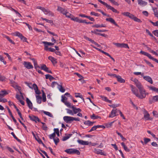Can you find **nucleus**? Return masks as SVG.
I'll use <instances>...</instances> for the list:
<instances>
[{
	"mask_svg": "<svg viewBox=\"0 0 158 158\" xmlns=\"http://www.w3.org/2000/svg\"><path fill=\"white\" fill-rule=\"evenodd\" d=\"M65 152L69 154H76L78 155H79L80 154V152L78 150L73 148H69L66 149L65 150Z\"/></svg>",
	"mask_w": 158,
	"mask_h": 158,
	"instance_id": "nucleus-1",
	"label": "nucleus"
},
{
	"mask_svg": "<svg viewBox=\"0 0 158 158\" xmlns=\"http://www.w3.org/2000/svg\"><path fill=\"white\" fill-rule=\"evenodd\" d=\"M140 94L138 93L137 97L140 99H142L146 97L145 91L143 88L139 90Z\"/></svg>",
	"mask_w": 158,
	"mask_h": 158,
	"instance_id": "nucleus-2",
	"label": "nucleus"
},
{
	"mask_svg": "<svg viewBox=\"0 0 158 158\" xmlns=\"http://www.w3.org/2000/svg\"><path fill=\"white\" fill-rule=\"evenodd\" d=\"M140 53L148 56L150 59L152 60L155 62L158 63V60L157 59L152 57L150 54L142 50L140 51Z\"/></svg>",
	"mask_w": 158,
	"mask_h": 158,
	"instance_id": "nucleus-3",
	"label": "nucleus"
},
{
	"mask_svg": "<svg viewBox=\"0 0 158 158\" xmlns=\"http://www.w3.org/2000/svg\"><path fill=\"white\" fill-rule=\"evenodd\" d=\"M15 35L19 37L20 38L21 40L23 42H28L27 41V38L24 36L22 34L20 33L19 32L17 31L15 32Z\"/></svg>",
	"mask_w": 158,
	"mask_h": 158,
	"instance_id": "nucleus-4",
	"label": "nucleus"
},
{
	"mask_svg": "<svg viewBox=\"0 0 158 158\" xmlns=\"http://www.w3.org/2000/svg\"><path fill=\"white\" fill-rule=\"evenodd\" d=\"M144 117L146 120H152V118L150 117V114L148 111L144 110L143 111Z\"/></svg>",
	"mask_w": 158,
	"mask_h": 158,
	"instance_id": "nucleus-5",
	"label": "nucleus"
},
{
	"mask_svg": "<svg viewBox=\"0 0 158 158\" xmlns=\"http://www.w3.org/2000/svg\"><path fill=\"white\" fill-rule=\"evenodd\" d=\"M63 119L66 123H71L73 121V117L65 116L63 117Z\"/></svg>",
	"mask_w": 158,
	"mask_h": 158,
	"instance_id": "nucleus-6",
	"label": "nucleus"
},
{
	"mask_svg": "<svg viewBox=\"0 0 158 158\" xmlns=\"http://www.w3.org/2000/svg\"><path fill=\"white\" fill-rule=\"evenodd\" d=\"M23 64L24 66L28 69H32L33 68V66L30 62L24 61Z\"/></svg>",
	"mask_w": 158,
	"mask_h": 158,
	"instance_id": "nucleus-7",
	"label": "nucleus"
},
{
	"mask_svg": "<svg viewBox=\"0 0 158 158\" xmlns=\"http://www.w3.org/2000/svg\"><path fill=\"white\" fill-rule=\"evenodd\" d=\"M77 142L80 144L82 145H89L92 144L91 142H89L87 141H85L81 139H78L77 140Z\"/></svg>",
	"mask_w": 158,
	"mask_h": 158,
	"instance_id": "nucleus-8",
	"label": "nucleus"
},
{
	"mask_svg": "<svg viewBox=\"0 0 158 158\" xmlns=\"http://www.w3.org/2000/svg\"><path fill=\"white\" fill-rule=\"evenodd\" d=\"M118 110L117 109H113L111 111L110 114L109 115V117L113 118L116 115H118V114H116V113H118Z\"/></svg>",
	"mask_w": 158,
	"mask_h": 158,
	"instance_id": "nucleus-9",
	"label": "nucleus"
},
{
	"mask_svg": "<svg viewBox=\"0 0 158 158\" xmlns=\"http://www.w3.org/2000/svg\"><path fill=\"white\" fill-rule=\"evenodd\" d=\"M29 117L31 120L35 121L36 123L37 122V121L39 122H40V120L37 117L34 116H31L29 115Z\"/></svg>",
	"mask_w": 158,
	"mask_h": 158,
	"instance_id": "nucleus-10",
	"label": "nucleus"
},
{
	"mask_svg": "<svg viewBox=\"0 0 158 158\" xmlns=\"http://www.w3.org/2000/svg\"><path fill=\"white\" fill-rule=\"evenodd\" d=\"M71 108L72 109L73 111L74 114H76L79 112L81 111V110L80 108H77L74 106H72L71 107Z\"/></svg>",
	"mask_w": 158,
	"mask_h": 158,
	"instance_id": "nucleus-11",
	"label": "nucleus"
},
{
	"mask_svg": "<svg viewBox=\"0 0 158 158\" xmlns=\"http://www.w3.org/2000/svg\"><path fill=\"white\" fill-rule=\"evenodd\" d=\"M149 103L152 104L153 102H158V95L153 96L151 99L149 101Z\"/></svg>",
	"mask_w": 158,
	"mask_h": 158,
	"instance_id": "nucleus-12",
	"label": "nucleus"
},
{
	"mask_svg": "<svg viewBox=\"0 0 158 158\" xmlns=\"http://www.w3.org/2000/svg\"><path fill=\"white\" fill-rule=\"evenodd\" d=\"M143 79H145V80L147 81L148 82H149L151 84H152L153 83V81L152 79V78L149 76H143Z\"/></svg>",
	"mask_w": 158,
	"mask_h": 158,
	"instance_id": "nucleus-13",
	"label": "nucleus"
},
{
	"mask_svg": "<svg viewBox=\"0 0 158 158\" xmlns=\"http://www.w3.org/2000/svg\"><path fill=\"white\" fill-rule=\"evenodd\" d=\"M72 18H71V19L75 21L78 22L79 23H83V22H84V21H83V20L82 19H79L78 17H74L73 16H72Z\"/></svg>",
	"mask_w": 158,
	"mask_h": 158,
	"instance_id": "nucleus-14",
	"label": "nucleus"
},
{
	"mask_svg": "<svg viewBox=\"0 0 158 158\" xmlns=\"http://www.w3.org/2000/svg\"><path fill=\"white\" fill-rule=\"evenodd\" d=\"M48 59L52 62L54 65H55L57 62L56 59L51 56H48Z\"/></svg>",
	"mask_w": 158,
	"mask_h": 158,
	"instance_id": "nucleus-15",
	"label": "nucleus"
},
{
	"mask_svg": "<svg viewBox=\"0 0 158 158\" xmlns=\"http://www.w3.org/2000/svg\"><path fill=\"white\" fill-rule=\"evenodd\" d=\"M26 101L29 108L31 109H32L33 108L32 104L31 101L28 98H26Z\"/></svg>",
	"mask_w": 158,
	"mask_h": 158,
	"instance_id": "nucleus-16",
	"label": "nucleus"
},
{
	"mask_svg": "<svg viewBox=\"0 0 158 158\" xmlns=\"http://www.w3.org/2000/svg\"><path fill=\"white\" fill-rule=\"evenodd\" d=\"M106 20L107 21L110 22L111 23L113 24H114L115 26H117V27H118V25L115 22V21L114 20L112 19V18H106Z\"/></svg>",
	"mask_w": 158,
	"mask_h": 158,
	"instance_id": "nucleus-17",
	"label": "nucleus"
},
{
	"mask_svg": "<svg viewBox=\"0 0 158 158\" xmlns=\"http://www.w3.org/2000/svg\"><path fill=\"white\" fill-rule=\"evenodd\" d=\"M57 10L58 11H60L61 13L63 14V15L66 12V10L62 7L58 6H57Z\"/></svg>",
	"mask_w": 158,
	"mask_h": 158,
	"instance_id": "nucleus-18",
	"label": "nucleus"
},
{
	"mask_svg": "<svg viewBox=\"0 0 158 158\" xmlns=\"http://www.w3.org/2000/svg\"><path fill=\"white\" fill-rule=\"evenodd\" d=\"M94 152L98 154L105 155L102 152V150L100 149L94 148Z\"/></svg>",
	"mask_w": 158,
	"mask_h": 158,
	"instance_id": "nucleus-19",
	"label": "nucleus"
},
{
	"mask_svg": "<svg viewBox=\"0 0 158 158\" xmlns=\"http://www.w3.org/2000/svg\"><path fill=\"white\" fill-rule=\"evenodd\" d=\"M8 94L6 90H2L0 92V98H2Z\"/></svg>",
	"mask_w": 158,
	"mask_h": 158,
	"instance_id": "nucleus-20",
	"label": "nucleus"
},
{
	"mask_svg": "<svg viewBox=\"0 0 158 158\" xmlns=\"http://www.w3.org/2000/svg\"><path fill=\"white\" fill-rule=\"evenodd\" d=\"M95 123V122H92L89 120H87L85 121L84 123L85 125L89 126H91L93 125V124Z\"/></svg>",
	"mask_w": 158,
	"mask_h": 158,
	"instance_id": "nucleus-21",
	"label": "nucleus"
},
{
	"mask_svg": "<svg viewBox=\"0 0 158 158\" xmlns=\"http://www.w3.org/2000/svg\"><path fill=\"white\" fill-rule=\"evenodd\" d=\"M154 16L158 19V9L157 8L152 9Z\"/></svg>",
	"mask_w": 158,
	"mask_h": 158,
	"instance_id": "nucleus-22",
	"label": "nucleus"
},
{
	"mask_svg": "<svg viewBox=\"0 0 158 158\" xmlns=\"http://www.w3.org/2000/svg\"><path fill=\"white\" fill-rule=\"evenodd\" d=\"M138 3L140 6H146L147 5V2L142 0H138Z\"/></svg>",
	"mask_w": 158,
	"mask_h": 158,
	"instance_id": "nucleus-23",
	"label": "nucleus"
},
{
	"mask_svg": "<svg viewBox=\"0 0 158 158\" xmlns=\"http://www.w3.org/2000/svg\"><path fill=\"white\" fill-rule=\"evenodd\" d=\"M61 101L62 102L64 103V104L68 107L71 108L72 106H71V103H70L69 102H68L67 101H64V98H63V97H62V99H61Z\"/></svg>",
	"mask_w": 158,
	"mask_h": 158,
	"instance_id": "nucleus-24",
	"label": "nucleus"
},
{
	"mask_svg": "<svg viewBox=\"0 0 158 158\" xmlns=\"http://www.w3.org/2000/svg\"><path fill=\"white\" fill-rule=\"evenodd\" d=\"M117 78L118 82L120 83H124L125 82V80L122 78L119 75H118Z\"/></svg>",
	"mask_w": 158,
	"mask_h": 158,
	"instance_id": "nucleus-25",
	"label": "nucleus"
},
{
	"mask_svg": "<svg viewBox=\"0 0 158 158\" xmlns=\"http://www.w3.org/2000/svg\"><path fill=\"white\" fill-rule=\"evenodd\" d=\"M72 134H68L67 135L64 136L63 137L62 140L63 141H65L68 139H69L71 136L72 135Z\"/></svg>",
	"mask_w": 158,
	"mask_h": 158,
	"instance_id": "nucleus-26",
	"label": "nucleus"
},
{
	"mask_svg": "<svg viewBox=\"0 0 158 158\" xmlns=\"http://www.w3.org/2000/svg\"><path fill=\"white\" fill-rule=\"evenodd\" d=\"M58 88L60 91L62 93L64 92L65 91V89L61 85L59 84L58 85Z\"/></svg>",
	"mask_w": 158,
	"mask_h": 158,
	"instance_id": "nucleus-27",
	"label": "nucleus"
},
{
	"mask_svg": "<svg viewBox=\"0 0 158 158\" xmlns=\"http://www.w3.org/2000/svg\"><path fill=\"white\" fill-rule=\"evenodd\" d=\"M90 118L91 119H97L98 118L101 119V118L100 116L98 115H96L95 114H93L92 115H91Z\"/></svg>",
	"mask_w": 158,
	"mask_h": 158,
	"instance_id": "nucleus-28",
	"label": "nucleus"
},
{
	"mask_svg": "<svg viewBox=\"0 0 158 158\" xmlns=\"http://www.w3.org/2000/svg\"><path fill=\"white\" fill-rule=\"evenodd\" d=\"M135 85L139 90L143 88L139 82L136 83Z\"/></svg>",
	"mask_w": 158,
	"mask_h": 158,
	"instance_id": "nucleus-29",
	"label": "nucleus"
},
{
	"mask_svg": "<svg viewBox=\"0 0 158 158\" xmlns=\"http://www.w3.org/2000/svg\"><path fill=\"white\" fill-rule=\"evenodd\" d=\"M75 94H76L75 97L76 98H80L81 99H82L83 100V102H85V100L83 98V96L82 95H81L79 93H75Z\"/></svg>",
	"mask_w": 158,
	"mask_h": 158,
	"instance_id": "nucleus-30",
	"label": "nucleus"
},
{
	"mask_svg": "<svg viewBox=\"0 0 158 158\" xmlns=\"http://www.w3.org/2000/svg\"><path fill=\"white\" fill-rule=\"evenodd\" d=\"M121 144L122 146L123 147L125 151L127 152H129L130 151V150L127 148V147L125 145L124 143H121Z\"/></svg>",
	"mask_w": 158,
	"mask_h": 158,
	"instance_id": "nucleus-31",
	"label": "nucleus"
},
{
	"mask_svg": "<svg viewBox=\"0 0 158 158\" xmlns=\"http://www.w3.org/2000/svg\"><path fill=\"white\" fill-rule=\"evenodd\" d=\"M36 98L37 103L39 104H40L41 102V97L40 96L38 95L36 96Z\"/></svg>",
	"mask_w": 158,
	"mask_h": 158,
	"instance_id": "nucleus-32",
	"label": "nucleus"
},
{
	"mask_svg": "<svg viewBox=\"0 0 158 158\" xmlns=\"http://www.w3.org/2000/svg\"><path fill=\"white\" fill-rule=\"evenodd\" d=\"M131 90L132 93L137 97V95H138V89L135 87H134L133 88H132Z\"/></svg>",
	"mask_w": 158,
	"mask_h": 158,
	"instance_id": "nucleus-33",
	"label": "nucleus"
},
{
	"mask_svg": "<svg viewBox=\"0 0 158 158\" xmlns=\"http://www.w3.org/2000/svg\"><path fill=\"white\" fill-rule=\"evenodd\" d=\"M4 37L6 38L11 43L13 44H15V43L8 36L5 35L4 36Z\"/></svg>",
	"mask_w": 158,
	"mask_h": 158,
	"instance_id": "nucleus-34",
	"label": "nucleus"
},
{
	"mask_svg": "<svg viewBox=\"0 0 158 158\" xmlns=\"http://www.w3.org/2000/svg\"><path fill=\"white\" fill-rule=\"evenodd\" d=\"M116 133L119 136H120L123 141H125L126 140V139L124 138L123 136V135L120 133L118 132L117 131H116Z\"/></svg>",
	"mask_w": 158,
	"mask_h": 158,
	"instance_id": "nucleus-35",
	"label": "nucleus"
},
{
	"mask_svg": "<svg viewBox=\"0 0 158 158\" xmlns=\"http://www.w3.org/2000/svg\"><path fill=\"white\" fill-rule=\"evenodd\" d=\"M149 88L150 89L152 90L156 93H158V88L153 86L149 87Z\"/></svg>",
	"mask_w": 158,
	"mask_h": 158,
	"instance_id": "nucleus-36",
	"label": "nucleus"
},
{
	"mask_svg": "<svg viewBox=\"0 0 158 158\" xmlns=\"http://www.w3.org/2000/svg\"><path fill=\"white\" fill-rule=\"evenodd\" d=\"M64 15H65L66 17L70 18H72V16H73L72 15H71L70 13H69V12L67 11V10H66V12L64 14Z\"/></svg>",
	"mask_w": 158,
	"mask_h": 158,
	"instance_id": "nucleus-37",
	"label": "nucleus"
},
{
	"mask_svg": "<svg viewBox=\"0 0 158 158\" xmlns=\"http://www.w3.org/2000/svg\"><path fill=\"white\" fill-rule=\"evenodd\" d=\"M41 19L44 20H45L47 22L52 23V24H53V21L52 20H49L46 19L44 18L43 17H41Z\"/></svg>",
	"mask_w": 158,
	"mask_h": 158,
	"instance_id": "nucleus-38",
	"label": "nucleus"
},
{
	"mask_svg": "<svg viewBox=\"0 0 158 158\" xmlns=\"http://www.w3.org/2000/svg\"><path fill=\"white\" fill-rule=\"evenodd\" d=\"M42 43L44 44H46L47 45L52 46L54 44V43H52L50 42H48L47 41H43Z\"/></svg>",
	"mask_w": 158,
	"mask_h": 158,
	"instance_id": "nucleus-39",
	"label": "nucleus"
},
{
	"mask_svg": "<svg viewBox=\"0 0 158 158\" xmlns=\"http://www.w3.org/2000/svg\"><path fill=\"white\" fill-rule=\"evenodd\" d=\"M66 110L67 111V113L72 115H74V113L73 110H71L69 109H66Z\"/></svg>",
	"mask_w": 158,
	"mask_h": 158,
	"instance_id": "nucleus-40",
	"label": "nucleus"
},
{
	"mask_svg": "<svg viewBox=\"0 0 158 158\" xmlns=\"http://www.w3.org/2000/svg\"><path fill=\"white\" fill-rule=\"evenodd\" d=\"M43 112L45 114L48 116L50 117H53V115H52V114L49 112L46 111H44Z\"/></svg>",
	"mask_w": 158,
	"mask_h": 158,
	"instance_id": "nucleus-41",
	"label": "nucleus"
},
{
	"mask_svg": "<svg viewBox=\"0 0 158 158\" xmlns=\"http://www.w3.org/2000/svg\"><path fill=\"white\" fill-rule=\"evenodd\" d=\"M84 38L86 39L87 40H88L90 42L94 44V42H95L94 40H92L91 39H90L89 38V37H86V36H85L84 37Z\"/></svg>",
	"mask_w": 158,
	"mask_h": 158,
	"instance_id": "nucleus-42",
	"label": "nucleus"
},
{
	"mask_svg": "<svg viewBox=\"0 0 158 158\" xmlns=\"http://www.w3.org/2000/svg\"><path fill=\"white\" fill-rule=\"evenodd\" d=\"M56 134L55 133H53L52 134L49 135V138L51 139H54V138L56 137Z\"/></svg>",
	"mask_w": 158,
	"mask_h": 158,
	"instance_id": "nucleus-43",
	"label": "nucleus"
},
{
	"mask_svg": "<svg viewBox=\"0 0 158 158\" xmlns=\"http://www.w3.org/2000/svg\"><path fill=\"white\" fill-rule=\"evenodd\" d=\"M146 32L150 36L154 39H156L155 37L153 36V35L151 34V33L148 30L146 29Z\"/></svg>",
	"mask_w": 158,
	"mask_h": 158,
	"instance_id": "nucleus-44",
	"label": "nucleus"
},
{
	"mask_svg": "<svg viewBox=\"0 0 158 158\" xmlns=\"http://www.w3.org/2000/svg\"><path fill=\"white\" fill-rule=\"evenodd\" d=\"M144 142L145 144H146L150 142L151 141L150 139L149 138H145L144 139Z\"/></svg>",
	"mask_w": 158,
	"mask_h": 158,
	"instance_id": "nucleus-45",
	"label": "nucleus"
},
{
	"mask_svg": "<svg viewBox=\"0 0 158 158\" xmlns=\"http://www.w3.org/2000/svg\"><path fill=\"white\" fill-rule=\"evenodd\" d=\"M121 48H129V47L128 44H127L121 43Z\"/></svg>",
	"mask_w": 158,
	"mask_h": 158,
	"instance_id": "nucleus-46",
	"label": "nucleus"
},
{
	"mask_svg": "<svg viewBox=\"0 0 158 158\" xmlns=\"http://www.w3.org/2000/svg\"><path fill=\"white\" fill-rule=\"evenodd\" d=\"M47 67L46 66L45 64H43L41 65V69L44 70V71L45 70H46V69H47Z\"/></svg>",
	"mask_w": 158,
	"mask_h": 158,
	"instance_id": "nucleus-47",
	"label": "nucleus"
},
{
	"mask_svg": "<svg viewBox=\"0 0 158 158\" xmlns=\"http://www.w3.org/2000/svg\"><path fill=\"white\" fill-rule=\"evenodd\" d=\"M11 83L12 84V86L13 87L15 88V87H16L17 88L18 87V86L17 85L16 83V82L15 81H11Z\"/></svg>",
	"mask_w": 158,
	"mask_h": 158,
	"instance_id": "nucleus-48",
	"label": "nucleus"
},
{
	"mask_svg": "<svg viewBox=\"0 0 158 158\" xmlns=\"http://www.w3.org/2000/svg\"><path fill=\"white\" fill-rule=\"evenodd\" d=\"M97 129V127L96 126H94L89 131V132H92L93 131L96 130Z\"/></svg>",
	"mask_w": 158,
	"mask_h": 158,
	"instance_id": "nucleus-49",
	"label": "nucleus"
},
{
	"mask_svg": "<svg viewBox=\"0 0 158 158\" xmlns=\"http://www.w3.org/2000/svg\"><path fill=\"white\" fill-rule=\"evenodd\" d=\"M152 114L156 118H158V114L156 111H153Z\"/></svg>",
	"mask_w": 158,
	"mask_h": 158,
	"instance_id": "nucleus-50",
	"label": "nucleus"
},
{
	"mask_svg": "<svg viewBox=\"0 0 158 158\" xmlns=\"http://www.w3.org/2000/svg\"><path fill=\"white\" fill-rule=\"evenodd\" d=\"M133 19L135 21L139 22L141 23V21L139 19L137 18L135 16L134 18Z\"/></svg>",
	"mask_w": 158,
	"mask_h": 158,
	"instance_id": "nucleus-51",
	"label": "nucleus"
},
{
	"mask_svg": "<svg viewBox=\"0 0 158 158\" xmlns=\"http://www.w3.org/2000/svg\"><path fill=\"white\" fill-rule=\"evenodd\" d=\"M90 15H94L97 17L99 16V15L98 13H96L93 11H92L90 12Z\"/></svg>",
	"mask_w": 158,
	"mask_h": 158,
	"instance_id": "nucleus-52",
	"label": "nucleus"
},
{
	"mask_svg": "<svg viewBox=\"0 0 158 158\" xmlns=\"http://www.w3.org/2000/svg\"><path fill=\"white\" fill-rule=\"evenodd\" d=\"M0 60L2 62H3L4 64H6V62L4 61V58L1 56L0 55Z\"/></svg>",
	"mask_w": 158,
	"mask_h": 158,
	"instance_id": "nucleus-53",
	"label": "nucleus"
},
{
	"mask_svg": "<svg viewBox=\"0 0 158 158\" xmlns=\"http://www.w3.org/2000/svg\"><path fill=\"white\" fill-rule=\"evenodd\" d=\"M32 87L33 89H34L35 91L36 90V89H38L37 85L35 84H34L32 85Z\"/></svg>",
	"mask_w": 158,
	"mask_h": 158,
	"instance_id": "nucleus-54",
	"label": "nucleus"
},
{
	"mask_svg": "<svg viewBox=\"0 0 158 158\" xmlns=\"http://www.w3.org/2000/svg\"><path fill=\"white\" fill-rule=\"evenodd\" d=\"M25 83L28 86L29 88L31 89H33V88L31 86V83H29L27 82H25Z\"/></svg>",
	"mask_w": 158,
	"mask_h": 158,
	"instance_id": "nucleus-55",
	"label": "nucleus"
},
{
	"mask_svg": "<svg viewBox=\"0 0 158 158\" xmlns=\"http://www.w3.org/2000/svg\"><path fill=\"white\" fill-rule=\"evenodd\" d=\"M43 11L45 14H48V12H49V10H48L46 9L45 8H44L43 10H42Z\"/></svg>",
	"mask_w": 158,
	"mask_h": 158,
	"instance_id": "nucleus-56",
	"label": "nucleus"
},
{
	"mask_svg": "<svg viewBox=\"0 0 158 158\" xmlns=\"http://www.w3.org/2000/svg\"><path fill=\"white\" fill-rule=\"evenodd\" d=\"M118 113H119L121 116L124 119H125V118L121 111L120 110H118Z\"/></svg>",
	"mask_w": 158,
	"mask_h": 158,
	"instance_id": "nucleus-57",
	"label": "nucleus"
},
{
	"mask_svg": "<svg viewBox=\"0 0 158 158\" xmlns=\"http://www.w3.org/2000/svg\"><path fill=\"white\" fill-rule=\"evenodd\" d=\"M55 143V144L57 145V143L59 142V139L58 138H57L56 139H53Z\"/></svg>",
	"mask_w": 158,
	"mask_h": 158,
	"instance_id": "nucleus-58",
	"label": "nucleus"
},
{
	"mask_svg": "<svg viewBox=\"0 0 158 158\" xmlns=\"http://www.w3.org/2000/svg\"><path fill=\"white\" fill-rule=\"evenodd\" d=\"M113 44L116 45L118 47L121 48V43H113Z\"/></svg>",
	"mask_w": 158,
	"mask_h": 158,
	"instance_id": "nucleus-59",
	"label": "nucleus"
},
{
	"mask_svg": "<svg viewBox=\"0 0 158 158\" xmlns=\"http://www.w3.org/2000/svg\"><path fill=\"white\" fill-rule=\"evenodd\" d=\"M97 129L98 128H101L102 129H103L105 128V127L103 125H96Z\"/></svg>",
	"mask_w": 158,
	"mask_h": 158,
	"instance_id": "nucleus-60",
	"label": "nucleus"
},
{
	"mask_svg": "<svg viewBox=\"0 0 158 158\" xmlns=\"http://www.w3.org/2000/svg\"><path fill=\"white\" fill-rule=\"evenodd\" d=\"M153 33L155 36L158 37V30L154 31H153Z\"/></svg>",
	"mask_w": 158,
	"mask_h": 158,
	"instance_id": "nucleus-61",
	"label": "nucleus"
},
{
	"mask_svg": "<svg viewBox=\"0 0 158 158\" xmlns=\"http://www.w3.org/2000/svg\"><path fill=\"white\" fill-rule=\"evenodd\" d=\"M118 104H114L112 105H109V106L110 107H112L114 108H115L116 107H118Z\"/></svg>",
	"mask_w": 158,
	"mask_h": 158,
	"instance_id": "nucleus-62",
	"label": "nucleus"
},
{
	"mask_svg": "<svg viewBox=\"0 0 158 158\" xmlns=\"http://www.w3.org/2000/svg\"><path fill=\"white\" fill-rule=\"evenodd\" d=\"M145 62L148 65H149L150 66H151L152 67H154V66L150 62H149V61H147V60H145Z\"/></svg>",
	"mask_w": 158,
	"mask_h": 158,
	"instance_id": "nucleus-63",
	"label": "nucleus"
},
{
	"mask_svg": "<svg viewBox=\"0 0 158 158\" xmlns=\"http://www.w3.org/2000/svg\"><path fill=\"white\" fill-rule=\"evenodd\" d=\"M25 23L26 24V25L28 27L29 30H32V27L29 24L26 23Z\"/></svg>",
	"mask_w": 158,
	"mask_h": 158,
	"instance_id": "nucleus-64",
	"label": "nucleus"
}]
</instances>
